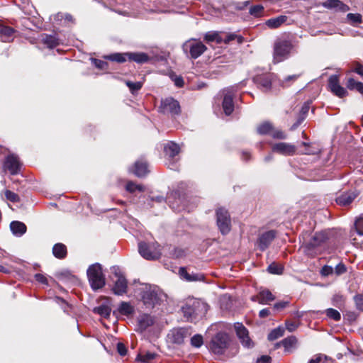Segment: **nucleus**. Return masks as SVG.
Instances as JSON below:
<instances>
[{
	"label": "nucleus",
	"mask_w": 363,
	"mask_h": 363,
	"mask_svg": "<svg viewBox=\"0 0 363 363\" xmlns=\"http://www.w3.org/2000/svg\"><path fill=\"white\" fill-rule=\"evenodd\" d=\"M138 296L147 309L153 308L159 304L162 293L156 286L142 284L137 289Z\"/></svg>",
	"instance_id": "nucleus-1"
},
{
	"label": "nucleus",
	"mask_w": 363,
	"mask_h": 363,
	"mask_svg": "<svg viewBox=\"0 0 363 363\" xmlns=\"http://www.w3.org/2000/svg\"><path fill=\"white\" fill-rule=\"evenodd\" d=\"M184 316L188 321L193 322L202 318L208 311V305L197 299H190L182 307Z\"/></svg>",
	"instance_id": "nucleus-2"
},
{
	"label": "nucleus",
	"mask_w": 363,
	"mask_h": 363,
	"mask_svg": "<svg viewBox=\"0 0 363 363\" xmlns=\"http://www.w3.org/2000/svg\"><path fill=\"white\" fill-rule=\"evenodd\" d=\"M294 48L292 42L286 38H278L273 47V62H281L288 59Z\"/></svg>",
	"instance_id": "nucleus-3"
},
{
	"label": "nucleus",
	"mask_w": 363,
	"mask_h": 363,
	"mask_svg": "<svg viewBox=\"0 0 363 363\" xmlns=\"http://www.w3.org/2000/svg\"><path fill=\"white\" fill-rule=\"evenodd\" d=\"M232 345V340L229 335L225 332H218L211 339L209 344L210 350L215 354L221 355Z\"/></svg>",
	"instance_id": "nucleus-4"
},
{
	"label": "nucleus",
	"mask_w": 363,
	"mask_h": 363,
	"mask_svg": "<svg viewBox=\"0 0 363 363\" xmlns=\"http://www.w3.org/2000/svg\"><path fill=\"white\" fill-rule=\"evenodd\" d=\"M87 277L93 290H97L104 286L105 277L101 266L99 263L93 264L88 268Z\"/></svg>",
	"instance_id": "nucleus-5"
},
{
	"label": "nucleus",
	"mask_w": 363,
	"mask_h": 363,
	"mask_svg": "<svg viewBox=\"0 0 363 363\" xmlns=\"http://www.w3.org/2000/svg\"><path fill=\"white\" fill-rule=\"evenodd\" d=\"M216 221L220 232L227 235L231 230V220L227 210L219 208L216 210Z\"/></svg>",
	"instance_id": "nucleus-6"
},
{
	"label": "nucleus",
	"mask_w": 363,
	"mask_h": 363,
	"mask_svg": "<svg viewBox=\"0 0 363 363\" xmlns=\"http://www.w3.org/2000/svg\"><path fill=\"white\" fill-rule=\"evenodd\" d=\"M183 50L189 52L191 58L196 59L206 51V47L200 41L189 40L183 45Z\"/></svg>",
	"instance_id": "nucleus-7"
},
{
	"label": "nucleus",
	"mask_w": 363,
	"mask_h": 363,
	"mask_svg": "<svg viewBox=\"0 0 363 363\" xmlns=\"http://www.w3.org/2000/svg\"><path fill=\"white\" fill-rule=\"evenodd\" d=\"M138 247L140 254L146 259H157L161 255L160 246L157 244V246H150L145 242H140Z\"/></svg>",
	"instance_id": "nucleus-8"
},
{
	"label": "nucleus",
	"mask_w": 363,
	"mask_h": 363,
	"mask_svg": "<svg viewBox=\"0 0 363 363\" xmlns=\"http://www.w3.org/2000/svg\"><path fill=\"white\" fill-rule=\"evenodd\" d=\"M113 272L117 278L113 287V293L116 295H123L127 291V280L118 268L114 267Z\"/></svg>",
	"instance_id": "nucleus-9"
},
{
	"label": "nucleus",
	"mask_w": 363,
	"mask_h": 363,
	"mask_svg": "<svg viewBox=\"0 0 363 363\" xmlns=\"http://www.w3.org/2000/svg\"><path fill=\"white\" fill-rule=\"evenodd\" d=\"M160 108L163 113L177 115L180 113L179 102L171 97L162 100Z\"/></svg>",
	"instance_id": "nucleus-10"
},
{
	"label": "nucleus",
	"mask_w": 363,
	"mask_h": 363,
	"mask_svg": "<svg viewBox=\"0 0 363 363\" xmlns=\"http://www.w3.org/2000/svg\"><path fill=\"white\" fill-rule=\"evenodd\" d=\"M328 86L330 91L335 96L343 98L347 95V91L340 84L337 75H331L328 79Z\"/></svg>",
	"instance_id": "nucleus-11"
},
{
	"label": "nucleus",
	"mask_w": 363,
	"mask_h": 363,
	"mask_svg": "<svg viewBox=\"0 0 363 363\" xmlns=\"http://www.w3.org/2000/svg\"><path fill=\"white\" fill-rule=\"evenodd\" d=\"M234 327L237 336L240 340L242 345L248 348L253 347V342L249 337V332L247 329L240 323H235Z\"/></svg>",
	"instance_id": "nucleus-12"
},
{
	"label": "nucleus",
	"mask_w": 363,
	"mask_h": 363,
	"mask_svg": "<svg viewBox=\"0 0 363 363\" xmlns=\"http://www.w3.org/2000/svg\"><path fill=\"white\" fill-rule=\"evenodd\" d=\"M272 152L283 155L285 156H290L295 154L296 147L295 145L286 143H277L272 146Z\"/></svg>",
	"instance_id": "nucleus-13"
},
{
	"label": "nucleus",
	"mask_w": 363,
	"mask_h": 363,
	"mask_svg": "<svg viewBox=\"0 0 363 363\" xmlns=\"http://www.w3.org/2000/svg\"><path fill=\"white\" fill-rule=\"evenodd\" d=\"M234 88H228L225 89V95L223 101V108L224 110L225 113L227 116L230 115L234 110V104H233V94H234Z\"/></svg>",
	"instance_id": "nucleus-14"
},
{
	"label": "nucleus",
	"mask_w": 363,
	"mask_h": 363,
	"mask_svg": "<svg viewBox=\"0 0 363 363\" xmlns=\"http://www.w3.org/2000/svg\"><path fill=\"white\" fill-rule=\"evenodd\" d=\"M272 77L273 74L271 73L257 75L254 77V82L263 91H267L271 89Z\"/></svg>",
	"instance_id": "nucleus-15"
},
{
	"label": "nucleus",
	"mask_w": 363,
	"mask_h": 363,
	"mask_svg": "<svg viewBox=\"0 0 363 363\" xmlns=\"http://www.w3.org/2000/svg\"><path fill=\"white\" fill-rule=\"evenodd\" d=\"M4 167L9 170L11 174L18 173L21 167V162L18 157L15 155H9L6 157Z\"/></svg>",
	"instance_id": "nucleus-16"
},
{
	"label": "nucleus",
	"mask_w": 363,
	"mask_h": 363,
	"mask_svg": "<svg viewBox=\"0 0 363 363\" xmlns=\"http://www.w3.org/2000/svg\"><path fill=\"white\" fill-rule=\"evenodd\" d=\"M276 237L274 230H269L262 234L258 240L257 246L262 251L265 250Z\"/></svg>",
	"instance_id": "nucleus-17"
},
{
	"label": "nucleus",
	"mask_w": 363,
	"mask_h": 363,
	"mask_svg": "<svg viewBox=\"0 0 363 363\" xmlns=\"http://www.w3.org/2000/svg\"><path fill=\"white\" fill-rule=\"evenodd\" d=\"M356 235L353 234V244L359 247H363V216L355 221Z\"/></svg>",
	"instance_id": "nucleus-18"
},
{
	"label": "nucleus",
	"mask_w": 363,
	"mask_h": 363,
	"mask_svg": "<svg viewBox=\"0 0 363 363\" xmlns=\"http://www.w3.org/2000/svg\"><path fill=\"white\" fill-rule=\"evenodd\" d=\"M252 301L265 305L275 299V296L268 289L261 290L257 295L252 296Z\"/></svg>",
	"instance_id": "nucleus-19"
},
{
	"label": "nucleus",
	"mask_w": 363,
	"mask_h": 363,
	"mask_svg": "<svg viewBox=\"0 0 363 363\" xmlns=\"http://www.w3.org/2000/svg\"><path fill=\"white\" fill-rule=\"evenodd\" d=\"M191 333L189 330L185 328H180L174 329L172 331V340L176 344H182L184 342V339L189 336Z\"/></svg>",
	"instance_id": "nucleus-20"
},
{
	"label": "nucleus",
	"mask_w": 363,
	"mask_h": 363,
	"mask_svg": "<svg viewBox=\"0 0 363 363\" xmlns=\"http://www.w3.org/2000/svg\"><path fill=\"white\" fill-rule=\"evenodd\" d=\"M328 239V235L325 232L316 233L312 239L306 244L308 249H313L321 245Z\"/></svg>",
	"instance_id": "nucleus-21"
},
{
	"label": "nucleus",
	"mask_w": 363,
	"mask_h": 363,
	"mask_svg": "<svg viewBox=\"0 0 363 363\" xmlns=\"http://www.w3.org/2000/svg\"><path fill=\"white\" fill-rule=\"evenodd\" d=\"M323 6L328 9H335V11L346 12L350 8L339 0H327L323 3Z\"/></svg>",
	"instance_id": "nucleus-22"
},
{
	"label": "nucleus",
	"mask_w": 363,
	"mask_h": 363,
	"mask_svg": "<svg viewBox=\"0 0 363 363\" xmlns=\"http://www.w3.org/2000/svg\"><path fill=\"white\" fill-rule=\"evenodd\" d=\"M16 30L0 22V38L3 42H11L14 38Z\"/></svg>",
	"instance_id": "nucleus-23"
},
{
	"label": "nucleus",
	"mask_w": 363,
	"mask_h": 363,
	"mask_svg": "<svg viewBox=\"0 0 363 363\" xmlns=\"http://www.w3.org/2000/svg\"><path fill=\"white\" fill-rule=\"evenodd\" d=\"M164 150L165 155L170 158H174L180 152L179 146L173 142H169L164 145Z\"/></svg>",
	"instance_id": "nucleus-24"
},
{
	"label": "nucleus",
	"mask_w": 363,
	"mask_h": 363,
	"mask_svg": "<svg viewBox=\"0 0 363 363\" xmlns=\"http://www.w3.org/2000/svg\"><path fill=\"white\" fill-rule=\"evenodd\" d=\"M148 172L147 164L143 160H138L135 163V169L133 173L138 177H144Z\"/></svg>",
	"instance_id": "nucleus-25"
},
{
	"label": "nucleus",
	"mask_w": 363,
	"mask_h": 363,
	"mask_svg": "<svg viewBox=\"0 0 363 363\" xmlns=\"http://www.w3.org/2000/svg\"><path fill=\"white\" fill-rule=\"evenodd\" d=\"M10 228L16 236H21L26 232V225L20 221H12L10 224Z\"/></svg>",
	"instance_id": "nucleus-26"
},
{
	"label": "nucleus",
	"mask_w": 363,
	"mask_h": 363,
	"mask_svg": "<svg viewBox=\"0 0 363 363\" xmlns=\"http://www.w3.org/2000/svg\"><path fill=\"white\" fill-rule=\"evenodd\" d=\"M154 323L153 318L147 314L140 315L138 318V327L141 332L146 330L147 328L152 325Z\"/></svg>",
	"instance_id": "nucleus-27"
},
{
	"label": "nucleus",
	"mask_w": 363,
	"mask_h": 363,
	"mask_svg": "<svg viewBox=\"0 0 363 363\" xmlns=\"http://www.w3.org/2000/svg\"><path fill=\"white\" fill-rule=\"evenodd\" d=\"M287 20L286 16H279L275 18H270L266 21V25L272 29L277 28L281 26Z\"/></svg>",
	"instance_id": "nucleus-28"
},
{
	"label": "nucleus",
	"mask_w": 363,
	"mask_h": 363,
	"mask_svg": "<svg viewBox=\"0 0 363 363\" xmlns=\"http://www.w3.org/2000/svg\"><path fill=\"white\" fill-rule=\"evenodd\" d=\"M128 59L138 63H145L149 60V57L144 52H128Z\"/></svg>",
	"instance_id": "nucleus-29"
},
{
	"label": "nucleus",
	"mask_w": 363,
	"mask_h": 363,
	"mask_svg": "<svg viewBox=\"0 0 363 363\" xmlns=\"http://www.w3.org/2000/svg\"><path fill=\"white\" fill-rule=\"evenodd\" d=\"M54 256L58 259H63L67 255V247L62 243H57L52 248Z\"/></svg>",
	"instance_id": "nucleus-30"
},
{
	"label": "nucleus",
	"mask_w": 363,
	"mask_h": 363,
	"mask_svg": "<svg viewBox=\"0 0 363 363\" xmlns=\"http://www.w3.org/2000/svg\"><path fill=\"white\" fill-rule=\"evenodd\" d=\"M355 198V195L352 193H344L336 199V202L341 206L350 204Z\"/></svg>",
	"instance_id": "nucleus-31"
},
{
	"label": "nucleus",
	"mask_w": 363,
	"mask_h": 363,
	"mask_svg": "<svg viewBox=\"0 0 363 363\" xmlns=\"http://www.w3.org/2000/svg\"><path fill=\"white\" fill-rule=\"evenodd\" d=\"M350 90H357L363 95V83L355 81L353 78H349L346 84Z\"/></svg>",
	"instance_id": "nucleus-32"
},
{
	"label": "nucleus",
	"mask_w": 363,
	"mask_h": 363,
	"mask_svg": "<svg viewBox=\"0 0 363 363\" xmlns=\"http://www.w3.org/2000/svg\"><path fill=\"white\" fill-rule=\"evenodd\" d=\"M273 125L269 122H264L257 127V133L260 135H270L273 130Z\"/></svg>",
	"instance_id": "nucleus-33"
},
{
	"label": "nucleus",
	"mask_w": 363,
	"mask_h": 363,
	"mask_svg": "<svg viewBox=\"0 0 363 363\" xmlns=\"http://www.w3.org/2000/svg\"><path fill=\"white\" fill-rule=\"evenodd\" d=\"M179 274L182 277H184L186 281H199L203 278L202 275L189 274L187 272V271L183 267H181L179 269Z\"/></svg>",
	"instance_id": "nucleus-34"
},
{
	"label": "nucleus",
	"mask_w": 363,
	"mask_h": 363,
	"mask_svg": "<svg viewBox=\"0 0 363 363\" xmlns=\"http://www.w3.org/2000/svg\"><path fill=\"white\" fill-rule=\"evenodd\" d=\"M93 311L95 313H97L101 316L107 318L109 317L111 314V309L109 306L106 305H101L98 307H95Z\"/></svg>",
	"instance_id": "nucleus-35"
},
{
	"label": "nucleus",
	"mask_w": 363,
	"mask_h": 363,
	"mask_svg": "<svg viewBox=\"0 0 363 363\" xmlns=\"http://www.w3.org/2000/svg\"><path fill=\"white\" fill-rule=\"evenodd\" d=\"M106 59L119 63L125 62L128 58V52L127 53H114L106 57Z\"/></svg>",
	"instance_id": "nucleus-36"
},
{
	"label": "nucleus",
	"mask_w": 363,
	"mask_h": 363,
	"mask_svg": "<svg viewBox=\"0 0 363 363\" xmlns=\"http://www.w3.org/2000/svg\"><path fill=\"white\" fill-rule=\"evenodd\" d=\"M118 312L125 315H128L134 312L133 307L127 302H122L118 307Z\"/></svg>",
	"instance_id": "nucleus-37"
},
{
	"label": "nucleus",
	"mask_w": 363,
	"mask_h": 363,
	"mask_svg": "<svg viewBox=\"0 0 363 363\" xmlns=\"http://www.w3.org/2000/svg\"><path fill=\"white\" fill-rule=\"evenodd\" d=\"M157 354L154 352H147L145 354H139L138 360L143 363H151L152 361L156 357Z\"/></svg>",
	"instance_id": "nucleus-38"
},
{
	"label": "nucleus",
	"mask_w": 363,
	"mask_h": 363,
	"mask_svg": "<svg viewBox=\"0 0 363 363\" xmlns=\"http://www.w3.org/2000/svg\"><path fill=\"white\" fill-rule=\"evenodd\" d=\"M324 313L328 318L335 321H339L341 319V314L339 311L334 308H328L325 311Z\"/></svg>",
	"instance_id": "nucleus-39"
},
{
	"label": "nucleus",
	"mask_w": 363,
	"mask_h": 363,
	"mask_svg": "<svg viewBox=\"0 0 363 363\" xmlns=\"http://www.w3.org/2000/svg\"><path fill=\"white\" fill-rule=\"evenodd\" d=\"M125 84L129 88L133 94H136L143 86L142 82H133L130 81H125Z\"/></svg>",
	"instance_id": "nucleus-40"
},
{
	"label": "nucleus",
	"mask_w": 363,
	"mask_h": 363,
	"mask_svg": "<svg viewBox=\"0 0 363 363\" xmlns=\"http://www.w3.org/2000/svg\"><path fill=\"white\" fill-rule=\"evenodd\" d=\"M296 342L297 339L294 336L288 337L281 341L282 345L287 350L294 347L296 345Z\"/></svg>",
	"instance_id": "nucleus-41"
},
{
	"label": "nucleus",
	"mask_w": 363,
	"mask_h": 363,
	"mask_svg": "<svg viewBox=\"0 0 363 363\" xmlns=\"http://www.w3.org/2000/svg\"><path fill=\"white\" fill-rule=\"evenodd\" d=\"M205 40L208 42H216L218 43H220L223 42L222 38L219 35L218 33L216 32H208L205 35Z\"/></svg>",
	"instance_id": "nucleus-42"
},
{
	"label": "nucleus",
	"mask_w": 363,
	"mask_h": 363,
	"mask_svg": "<svg viewBox=\"0 0 363 363\" xmlns=\"http://www.w3.org/2000/svg\"><path fill=\"white\" fill-rule=\"evenodd\" d=\"M284 333V330L282 328H277L274 329L270 332V333L268 335V340H274L278 339L280 337H282Z\"/></svg>",
	"instance_id": "nucleus-43"
},
{
	"label": "nucleus",
	"mask_w": 363,
	"mask_h": 363,
	"mask_svg": "<svg viewBox=\"0 0 363 363\" xmlns=\"http://www.w3.org/2000/svg\"><path fill=\"white\" fill-rule=\"evenodd\" d=\"M44 43L50 48L56 47L58 45V40L52 35H45L43 39Z\"/></svg>",
	"instance_id": "nucleus-44"
},
{
	"label": "nucleus",
	"mask_w": 363,
	"mask_h": 363,
	"mask_svg": "<svg viewBox=\"0 0 363 363\" xmlns=\"http://www.w3.org/2000/svg\"><path fill=\"white\" fill-rule=\"evenodd\" d=\"M125 189L128 191L133 193L135 191H144L145 187L140 184H136L133 182H128L126 184Z\"/></svg>",
	"instance_id": "nucleus-45"
},
{
	"label": "nucleus",
	"mask_w": 363,
	"mask_h": 363,
	"mask_svg": "<svg viewBox=\"0 0 363 363\" xmlns=\"http://www.w3.org/2000/svg\"><path fill=\"white\" fill-rule=\"evenodd\" d=\"M267 270L271 274H281L283 272L284 268L281 264L274 262L269 265Z\"/></svg>",
	"instance_id": "nucleus-46"
},
{
	"label": "nucleus",
	"mask_w": 363,
	"mask_h": 363,
	"mask_svg": "<svg viewBox=\"0 0 363 363\" xmlns=\"http://www.w3.org/2000/svg\"><path fill=\"white\" fill-rule=\"evenodd\" d=\"M264 7L262 5L253 6L250 9V13L255 17H259L263 14Z\"/></svg>",
	"instance_id": "nucleus-47"
},
{
	"label": "nucleus",
	"mask_w": 363,
	"mask_h": 363,
	"mask_svg": "<svg viewBox=\"0 0 363 363\" xmlns=\"http://www.w3.org/2000/svg\"><path fill=\"white\" fill-rule=\"evenodd\" d=\"M203 343V337L201 335H195L191 338V345L193 347H200Z\"/></svg>",
	"instance_id": "nucleus-48"
},
{
	"label": "nucleus",
	"mask_w": 363,
	"mask_h": 363,
	"mask_svg": "<svg viewBox=\"0 0 363 363\" xmlns=\"http://www.w3.org/2000/svg\"><path fill=\"white\" fill-rule=\"evenodd\" d=\"M302 145L305 147L303 150H302V154L305 155H315L318 153V149H314L311 147V145L306 143H303Z\"/></svg>",
	"instance_id": "nucleus-49"
},
{
	"label": "nucleus",
	"mask_w": 363,
	"mask_h": 363,
	"mask_svg": "<svg viewBox=\"0 0 363 363\" xmlns=\"http://www.w3.org/2000/svg\"><path fill=\"white\" fill-rule=\"evenodd\" d=\"M270 135H272L275 139L282 140V139L286 138V135L285 133H284L281 130H278V129L275 130L274 128H273V130L272 131Z\"/></svg>",
	"instance_id": "nucleus-50"
},
{
	"label": "nucleus",
	"mask_w": 363,
	"mask_h": 363,
	"mask_svg": "<svg viewBox=\"0 0 363 363\" xmlns=\"http://www.w3.org/2000/svg\"><path fill=\"white\" fill-rule=\"evenodd\" d=\"M347 18L348 20L355 23H362V16L359 13H348L347 15Z\"/></svg>",
	"instance_id": "nucleus-51"
},
{
	"label": "nucleus",
	"mask_w": 363,
	"mask_h": 363,
	"mask_svg": "<svg viewBox=\"0 0 363 363\" xmlns=\"http://www.w3.org/2000/svg\"><path fill=\"white\" fill-rule=\"evenodd\" d=\"M5 196L8 200L12 202H16L19 200L18 194L9 190L5 191Z\"/></svg>",
	"instance_id": "nucleus-52"
},
{
	"label": "nucleus",
	"mask_w": 363,
	"mask_h": 363,
	"mask_svg": "<svg viewBox=\"0 0 363 363\" xmlns=\"http://www.w3.org/2000/svg\"><path fill=\"white\" fill-rule=\"evenodd\" d=\"M356 307L358 310L363 311V294H357L354 296Z\"/></svg>",
	"instance_id": "nucleus-53"
},
{
	"label": "nucleus",
	"mask_w": 363,
	"mask_h": 363,
	"mask_svg": "<svg viewBox=\"0 0 363 363\" xmlns=\"http://www.w3.org/2000/svg\"><path fill=\"white\" fill-rule=\"evenodd\" d=\"M347 268L343 263H339L335 268V272L337 275H340L346 272Z\"/></svg>",
	"instance_id": "nucleus-54"
},
{
	"label": "nucleus",
	"mask_w": 363,
	"mask_h": 363,
	"mask_svg": "<svg viewBox=\"0 0 363 363\" xmlns=\"http://www.w3.org/2000/svg\"><path fill=\"white\" fill-rule=\"evenodd\" d=\"M333 268L330 266L325 265L321 269L320 273L323 276L326 277L332 274L333 273Z\"/></svg>",
	"instance_id": "nucleus-55"
},
{
	"label": "nucleus",
	"mask_w": 363,
	"mask_h": 363,
	"mask_svg": "<svg viewBox=\"0 0 363 363\" xmlns=\"http://www.w3.org/2000/svg\"><path fill=\"white\" fill-rule=\"evenodd\" d=\"M35 279L39 283H41V284H45V285L48 284V279H47V277L44 274H36L35 275Z\"/></svg>",
	"instance_id": "nucleus-56"
},
{
	"label": "nucleus",
	"mask_w": 363,
	"mask_h": 363,
	"mask_svg": "<svg viewBox=\"0 0 363 363\" xmlns=\"http://www.w3.org/2000/svg\"><path fill=\"white\" fill-rule=\"evenodd\" d=\"M117 351L121 356H125L127 353V348L125 345L122 342L117 344Z\"/></svg>",
	"instance_id": "nucleus-57"
},
{
	"label": "nucleus",
	"mask_w": 363,
	"mask_h": 363,
	"mask_svg": "<svg viewBox=\"0 0 363 363\" xmlns=\"http://www.w3.org/2000/svg\"><path fill=\"white\" fill-rule=\"evenodd\" d=\"M299 74H293L286 77L282 82L283 84H287L289 82H295L298 77Z\"/></svg>",
	"instance_id": "nucleus-58"
},
{
	"label": "nucleus",
	"mask_w": 363,
	"mask_h": 363,
	"mask_svg": "<svg viewBox=\"0 0 363 363\" xmlns=\"http://www.w3.org/2000/svg\"><path fill=\"white\" fill-rule=\"evenodd\" d=\"M235 38H238V43H242V38L241 36H237L235 35H229L226 36L225 39L223 40V41H224L225 43H228L230 41L234 40Z\"/></svg>",
	"instance_id": "nucleus-59"
},
{
	"label": "nucleus",
	"mask_w": 363,
	"mask_h": 363,
	"mask_svg": "<svg viewBox=\"0 0 363 363\" xmlns=\"http://www.w3.org/2000/svg\"><path fill=\"white\" fill-rule=\"evenodd\" d=\"M286 327L289 332H293L297 328L298 325L295 322L286 321Z\"/></svg>",
	"instance_id": "nucleus-60"
},
{
	"label": "nucleus",
	"mask_w": 363,
	"mask_h": 363,
	"mask_svg": "<svg viewBox=\"0 0 363 363\" xmlns=\"http://www.w3.org/2000/svg\"><path fill=\"white\" fill-rule=\"evenodd\" d=\"M288 305H289L288 301H280V302L276 303L274 305V308L277 311H280V310L286 308Z\"/></svg>",
	"instance_id": "nucleus-61"
},
{
	"label": "nucleus",
	"mask_w": 363,
	"mask_h": 363,
	"mask_svg": "<svg viewBox=\"0 0 363 363\" xmlns=\"http://www.w3.org/2000/svg\"><path fill=\"white\" fill-rule=\"evenodd\" d=\"M353 71L357 74L363 76V65L359 63H357L353 69Z\"/></svg>",
	"instance_id": "nucleus-62"
},
{
	"label": "nucleus",
	"mask_w": 363,
	"mask_h": 363,
	"mask_svg": "<svg viewBox=\"0 0 363 363\" xmlns=\"http://www.w3.org/2000/svg\"><path fill=\"white\" fill-rule=\"evenodd\" d=\"M270 362L271 357L267 355H263L257 360V363H270Z\"/></svg>",
	"instance_id": "nucleus-63"
},
{
	"label": "nucleus",
	"mask_w": 363,
	"mask_h": 363,
	"mask_svg": "<svg viewBox=\"0 0 363 363\" xmlns=\"http://www.w3.org/2000/svg\"><path fill=\"white\" fill-rule=\"evenodd\" d=\"M270 313V310L269 308H264L259 311V316L261 318H264L269 316Z\"/></svg>",
	"instance_id": "nucleus-64"
}]
</instances>
